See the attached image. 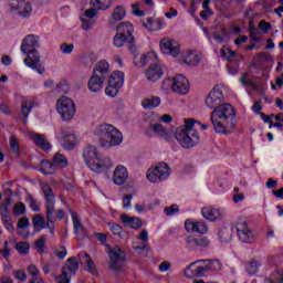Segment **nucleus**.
Returning a JSON list of instances; mask_svg holds the SVG:
<instances>
[{
	"label": "nucleus",
	"mask_w": 283,
	"mask_h": 283,
	"mask_svg": "<svg viewBox=\"0 0 283 283\" xmlns=\"http://www.w3.org/2000/svg\"><path fill=\"white\" fill-rule=\"evenodd\" d=\"M235 108L231 104H223L214 108L210 120L217 134H233L235 132Z\"/></svg>",
	"instance_id": "1"
},
{
	"label": "nucleus",
	"mask_w": 283,
	"mask_h": 283,
	"mask_svg": "<svg viewBox=\"0 0 283 283\" xmlns=\"http://www.w3.org/2000/svg\"><path fill=\"white\" fill-rule=\"evenodd\" d=\"M184 123V126L176 129L175 138L184 149H190V147H196L200 143V134L193 129L196 123L200 125V122H196L193 118H185Z\"/></svg>",
	"instance_id": "2"
},
{
	"label": "nucleus",
	"mask_w": 283,
	"mask_h": 283,
	"mask_svg": "<svg viewBox=\"0 0 283 283\" xmlns=\"http://www.w3.org/2000/svg\"><path fill=\"white\" fill-rule=\"evenodd\" d=\"M83 158L91 171H95V174H104L114 167L112 159L98 157V151L94 146H87L84 149Z\"/></svg>",
	"instance_id": "3"
},
{
	"label": "nucleus",
	"mask_w": 283,
	"mask_h": 283,
	"mask_svg": "<svg viewBox=\"0 0 283 283\" xmlns=\"http://www.w3.org/2000/svg\"><path fill=\"white\" fill-rule=\"evenodd\" d=\"M101 147H118L123 143V134L112 125H102L96 132Z\"/></svg>",
	"instance_id": "4"
},
{
	"label": "nucleus",
	"mask_w": 283,
	"mask_h": 283,
	"mask_svg": "<svg viewBox=\"0 0 283 283\" xmlns=\"http://www.w3.org/2000/svg\"><path fill=\"white\" fill-rule=\"evenodd\" d=\"M109 74V64L106 61H99L94 70L91 78L88 80L90 92H101L103 90V83Z\"/></svg>",
	"instance_id": "5"
},
{
	"label": "nucleus",
	"mask_w": 283,
	"mask_h": 283,
	"mask_svg": "<svg viewBox=\"0 0 283 283\" xmlns=\"http://www.w3.org/2000/svg\"><path fill=\"white\" fill-rule=\"evenodd\" d=\"M167 87H171L176 94L185 95L189 93L191 85L185 75H177L172 80L168 77L163 82L161 88L167 90Z\"/></svg>",
	"instance_id": "6"
},
{
	"label": "nucleus",
	"mask_w": 283,
	"mask_h": 283,
	"mask_svg": "<svg viewBox=\"0 0 283 283\" xmlns=\"http://www.w3.org/2000/svg\"><path fill=\"white\" fill-rule=\"evenodd\" d=\"M106 249H108L109 269L115 271V273H120L123 271V264H125V252L118 245L114 248L106 245Z\"/></svg>",
	"instance_id": "7"
},
{
	"label": "nucleus",
	"mask_w": 283,
	"mask_h": 283,
	"mask_svg": "<svg viewBox=\"0 0 283 283\" xmlns=\"http://www.w3.org/2000/svg\"><path fill=\"white\" fill-rule=\"evenodd\" d=\"M56 111L59 112L60 116H62V119L71 120L76 114V105L72 98L62 96L56 102Z\"/></svg>",
	"instance_id": "8"
},
{
	"label": "nucleus",
	"mask_w": 283,
	"mask_h": 283,
	"mask_svg": "<svg viewBox=\"0 0 283 283\" xmlns=\"http://www.w3.org/2000/svg\"><path fill=\"white\" fill-rule=\"evenodd\" d=\"M42 191L46 200V222L54 224V222L56 221V217L54 216V205H56L54 191L48 184L42 185Z\"/></svg>",
	"instance_id": "9"
},
{
	"label": "nucleus",
	"mask_w": 283,
	"mask_h": 283,
	"mask_svg": "<svg viewBox=\"0 0 283 283\" xmlns=\"http://www.w3.org/2000/svg\"><path fill=\"white\" fill-rule=\"evenodd\" d=\"M169 174H171L169 171V165H167L166 163H161L155 166V168L148 169L146 177L149 182L158 184L163 182V180H167L169 178Z\"/></svg>",
	"instance_id": "10"
},
{
	"label": "nucleus",
	"mask_w": 283,
	"mask_h": 283,
	"mask_svg": "<svg viewBox=\"0 0 283 283\" xmlns=\"http://www.w3.org/2000/svg\"><path fill=\"white\" fill-rule=\"evenodd\" d=\"M117 34H122V36H126L129 40V52H132V54H136L138 52L136 38L134 36V24L130 22H120L117 25Z\"/></svg>",
	"instance_id": "11"
},
{
	"label": "nucleus",
	"mask_w": 283,
	"mask_h": 283,
	"mask_svg": "<svg viewBox=\"0 0 283 283\" xmlns=\"http://www.w3.org/2000/svg\"><path fill=\"white\" fill-rule=\"evenodd\" d=\"M222 103H224V94L220 87L216 86L206 97V107L216 109L217 107H221Z\"/></svg>",
	"instance_id": "12"
},
{
	"label": "nucleus",
	"mask_w": 283,
	"mask_h": 283,
	"mask_svg": "<svg viewBox=\"0 0 283 283\" xmlns=\"http://www.w3.org/2000/svg\"><path fill=\"white\" fill-rule=\"evenodd\" d=\"M160 50L163 54H170L171 56H178L180 54V44L174 40L163 39L160 41Z\"/></svg>",
	"instance_id": "13"
},
{
	"label": "nucleus",
	"mask_w": 283,
	"mask_h": 283,
	"mask_svg": "<svg viewBox=\"0 0 283 283\" xmlns=\"http://www.w3.org/2000/svg\"><path fill=\"white\" fill-rule=\"evenodd\" d=\"M158 61V55L156 52H148L147 54L138 55L135 54L134 56V64L137 67H145L147 63H157Z\"/></svg>",
	"instance_id": "14"
},
{
	"label": "nucleus",
	"mask_w": 283,
	"mask_h": 283,
	"mask_svg": "<svg viewBox=\"0 0 283 283\" xmlns=\"http://www.w3.org/2000/svg\"><path fill=\"white\" fill-rule=\"evenodd\" d=\"M39 36L34 35V34H29L27 35L23 40H22V44H21V52H23V54H28V52H30L31 50H36V48H39Z\"/></svg>",
	"instance_id": "15"
},
{
	"label": "nucleus",
	"mask_w": 283,
	"mask_h": 283,
	"mask_svg": "<svg viewBox=\"0 0 283 283\" xmlns=\"http://www.w3.org/2000/svg\"><path fill=\"white\" fill-rule=\"evenodd\" d=\"M72 220H73V229L76 237V240L78 242H83L85 238H87V234L85 233V227L81 223V220H78V216L74 212H71Z\"/></svg>",
	"instance_id": "16"
},
{
	"label": "nucleus",
	"mask_w": 283,
	"mask_h": 283,
	"mask_svg": "<svg viewBox=\"0 0 283 283\" xmlns=\"http://www.w3.org/2000/svg\"><path fill=\"white\" fill-rule=\"evenodd\" d=\"M186 231H193L195 233H201V235H206L209 233V226L202 221L192 222L187 220L185 222Z\"/></svg>",
	"instance_id": "17"
},
{
	"label": "nucleus",
	"mask_w": 283,
	"mask_h": 283,
	"mask_svg": "<svg viewBox=\"0 0 283 283\" xmlns=\"http://www.w3.org/2000/svg\"><path fill=\"white\" fill-rule=\"evenodd\" d=\"M187 247L188 249H205L206 247H209V239L207 237H200L196 238L193 235L186 238Z\"/></svg>",
	"instance_id": "18"
},
{
	"label": "nucleus",
	"mask_w": 283,
	"mask_h": 283,
	"mask_svg": "<svg viewBox=\"0 0 283 283\" xmlns=\"http://www.w3.org/2000/svg\"><path fill=\"white\" fill-rule=\"evenodd\" d=\"M41 63V55L36 49H32L31 51L27 52V57L24 59V64L27 67L31 70H36V65Z\"/></svg>",
	"instance_id": "19"
},
{
	"label": "nucleus",
	"mask_w": 283,
	"mask_h": 283,
	"mask_svg": "<svg viewBox=\"0 0 283 283\" xmlns=\"http://www.w3.org/2000/svg\"><path fill=\"white\" fill-rule=\"evenodd\" d=\"M127 178H129V174L127 172V168L125 166L119 165L115 168V171L113 174V181L115 185H125L127 181Z\"/></svg>",
	"instance_id": "20"
},
{
	"label": "nucleus",
	"mask_w": 283,
	"mask_h": 283,
	"mask_svg": "<svg viewBox=\"0 0 283 283\" xmlns=\"http://www.w3.org/2000/svg\"><path fill=\"white\" fill-rule=\"evenodd\" d=\"M163 74V69L158 66L156 62H153V64H150L148 70L146 71V78H148V81H151L153 83H156V81H160Z\"/></svg>",
	"instance_id": "21"
},
{
	"label": "nucleus",
	"mask_w": 283,
	"mask_h": 283,
	"mask_svg": "<svg viewBox=\"0 0 283 283\" xmlns=\"http://www.w3.org/2000/svg\"><path fill=\"white\" fill-rule=\"evenodd\" d=\"M11 10L17 12L19 17H22L23 19H28L30 14H32V4H30L29 1L24 0L22 4H18V7L15 6Z\"/></svg>",
	"instance_id": "22"
},
{
	"label": "nucleus",
	"mask_w": 283,
	"mask_h": 283,
	"mask_svg": "<svg viewBox=\"0 0 283 283\" xmlns=\"http://www.w3.org/2000/svg\"><path fill=\"white\" fill-rule=\"evenodd\" d=\"M120 221L129 229H140L143 227V221L137 217H129L127 214L120 216Z\"/></svg>",
	"instance_id": "23"
},
{
	"label": "nucleus",
	"mask_w": 283,
	"mask_h": 283,
	"mask_svg": "<svg viewBox=\"0 0 283 283\" xmlns=\"http://www.w3.org/2000/svg\"><path fill=\"white\" fill-rule=\"evenodd\" d=\"M60 142L63 149L71 151V149H74V147H76V135L74 134L64 135L60 137Z\"/></svg>",
	"instance_id": "24"
},
{
	"label": "nucleus",
	"mask_w": 283,
	"mask_h": 283,
	"mask_svg": "<svg viewBox=\"0 0 283 283\" xmlns=\"http://www.w3.org/2000/svg\"><path fill=\"white\" fill-rule=\"evenodd\" d=\"M201 214L206 220H210V222H216V220L220 219V210L212 207H205L201 210Z\"/></svg>",
	"instance_id": "25"
},
{
	"label": "nucleus",
	"mask_w": 283,
	"mask_h": 283,
	"mask_svg": "<svg viewBox=\"0 0 283 283\" xmlns=\"http://www.w3.org/2000/svg\"><path fill=\"white\" fill-rule=\"evenodd\" d=\"M78 258L82 264H86L85 269L88 271V273H94V271H96V264H94L92 256H90L87 252H81Z\"/></svg>",
	"instance_id": "26"
},
{
	"label": "nucleus",
	"mask_w": 283,
	"mask_h": 283,
	"mask_svg": "<svg viewBox=\"0 0 283 283\" xmlns=\"http://www.w3.org/2000/svg\"><path fill=\"white\" fill-rule=\"evenodd\" d=\"M33 142L35 143L36 146L40 147V149H43L44 151H49V149H52V145L48 142V137L45 135L41 134H33Z\"/></svg>",
	"instance_id": "27"
},
{
	"label": "nucleus",
	"mask_w": 283,
	"mask_h": 283,
	"mask_svg": "<svg viewBox=\"0 0 283 283\" xmlns=\"http://www.w3.org/2000/svg\"><path fill=\"white\" fill-rule=\"evenodd\" d=\"M112 85H116L117 87H123L125 83V74L120 71H115L108 78Z\"/></svg>",
	"instance_id": "28"
},
{
	"label": "nucleus",
	"mask_w": 283,
	"mask_h": 283,
	"mask_svg": "<svg viewBox=\"0 0 283 283\" xmlns=\"http://www.w3.org/2000/svg\"><path fill=\"white\" fill-rule=\"evenodd\" d=\"M150 129H153V132H155L157 136H160L161 138H164V140H169L171 138V133L167 132L164 125L154 124V125H150Z\"/></svg>",
	"instance_id": "29"
},
{
	"label": "nucleus",
	"mask_w": 283,
	"mask_h": 283,
	"mask_svg": "<svg viewBox=\"0 0 283 283\" xmlns=\"http://www.w3.org/2000/svg\"><path fill=\"white\" fill-rule=\"evenodd\" d=\"M63 269H66L71 275H74L78 271V259L76 256L69 258Z\"/></svg>",
	"instance_id": "30"
},
{
	"label": "nucleus",
	"mask_w": 283,
	"mask_h": 283,
	"mask_svg": "<svg viewBox=\"0 0 283 283\" xmlns=\"http://www.w3.org/2000/svg\"><path fill=\"white\" fill-rule=\"evenodd\" d=\"M40 171H42L45 176H52L54 171H56V166L54 161L45 160L43 159L41 161V168Z\"/></svg>",
	"instance_id": "31"
},
{
	"label": "nucleus",
	"mask_w": 283,
	"mask_h": 283,
	"mask_svg": "<svg viewBox=\"0 0 283 283\" xmlns=\"http://www.w3.org/2000/svg\"><path fill=\"white\" fill-rule=\"evenodd\" d=\"M125 44L127 45V48L129 50V45H132L129 43V38H127V35L116 33L115 36L113 38V45H115V48H124Z\"/></svg>",
	"instance_id": "32"
},
{
	"label": "nucleus",
	"mask_w": 283,
	"mask_h": 283,
	"mask_svg": "<svg viewBox=\"0 0 283 283\" xmlns=\"http://www.w3.org/2000/svg\"><path fill=\"white\" fill-rule=\"evenodd\" d=\"M182 63L189 67H196V65L200 63V56L198 54H193L192 52H188L184 57Z\"/></svg>",
	"instance_id": "33"
},
{
	"label": "nucleus",
	"mask_w": 283,
	"mask_h": 283,
	"mask_svg": "<svg viewBox=\"0 0 283 283\" xmlns=\"http://www.w3.org/2000/svg\"><path fill=\"white\" fill-rule=\"evenodd\" d=\"M160 105V97H150L146 98L142 102V107L144 109H154V107H158Z\"/></svg>",
	"instance_id": "34"
},
{
	"label": "nucleus",
	"mask_w": 283,
	"mask_h": 283,
	"mask_svg": "<svg viewBox=\"0 0 283 283\" xmlns=\"http://www.w3.org/2000/svg\"><path fill=\"white\" fill-rule=\"evenodd\" d=\"M114 0H91V6L97 10H107L112 7Z\"/></svg>",
	"instance_id": "35"
},
{
	"label": "nucleus",
	"mask_w": 283,
	"mask_h": 283,
	"mask_svg": "<svg viewBox=\"0 0 283 283\" xmlns=\"http://www.w3.org/2000/svg\"><path fill=\"white\" fill-rule=\"evenodd\" d=\"M232 238H233V229L222 228L219 231V239L221 242H231Z\"/></svg>",
	"instance_id": "36"
},
{
	"label": "nucleus",
	"mask_w": 283,
	"mask_h": 283,
	"mask_svg": "<svg viewBox=\"0 0 283 283\" xmlns=\"http://www.w3.org/2000/svg\"><path fill=\"white\" fill-rule=\"evenodd\" d=\"M238 237L241 242H244L245 244H253V242H255V237H253V232H251V230H245L238 234Z\"/></svg>",
	"instance_id": "37"
},
{
	"label": "nucleus",
	"mask_w": 283,
	"mask_h": 283,
	"mask_svg": "<svg viewBox=\"0 0 283 283\" xmlns=\"http://www.w3.org/2000/svg\"><path fill=\"white\" fill-rule=\"evenodd\" d=\"M32 107H34V102H23L21 106L22 116H24L23 123H28V116H30V112H32Z\"/></svg>",
	"instance_id": "38"
},
{
	"label": "nucleus",
	"mask_w": 283,
	"mask_h": 283,
	"mask_svg": "<svg viewBox=\"0 0 283 283\" xmlns=\"http://www.w3.org/2000/svg\"><path fill=\"white\" fill-rule=\"evenodd\" d=\"M220 54L222 59H227L229 63H233L235 56H238V53H235V51L231 50L230 48L221 49Z\"/></svg>",
	"instance_id": "39"
},
{
	"label": "nucleus",
	"mask_w": 283,
	"mask_h": 283,
	"mask_svg": "<svg viewBox=\"0 0 283 283\" xmlns=\"http://www.w3.org/2000/svg\"><path fill=\"white\" fill-rule=\"evenodd\" d=\"M53 164L55 167H67V158L63 154L56 153L53 156Z\"/></svg>",
	"instance_id": "40"
},
{
	"label": "nucleus",
	"mask_w": 283,
	"mask_h": 283,
	"mask_svg": "<svg viewBox=\"0 0 283 283\" xmlns=\"http://www.w3.org/2000/svg\"><path fill=\"white\" fill-rule=\"evenodd\" d=\"M119 91H120V86H116L108 81V84L105 88V94L107 96H111V98H114V96H118Z\"/></svg>",
	"instance_id": "41"
},
{
	"label": "nucleus",
	"mask_w": 283,
	"mask_h": 283,
	"mask_svg": "<svg viewBox=\"0 0 283 283\" xmlns=\"http://www.w3.org/2000/svg\"><path fill=\"white\" fill-rule=\"evenodd\" d=\"M125 14H126L125 8L116 7L113 10V20L114 21H123L125 19Z\"/></svg>",
	"instance_id": "42"
},
{
	"label": "nucleus",
	"mask_w": 283,
	"mask_h": 283,
	"mask_svg": "<svg viewBox=\"0 0 283 283\" xmlns=\"http://www.w3.org/2000/svg\"><path fill=\"white\" fill-rule=\"evenodd\" d=\"M32 224L34 229H45V219L41 214H35L32 219Z\"/></svg>",
	"instance_id": "43"
},
{
	"label": "nucleus",
	"mask_w": 283,
	"mask_h": 283,
	"mask_svg": "<svg viewBox=\"0 0 283 283\" xmlns=\"http://www.w3.org/2000/svg\"><path fill=\"white\" fill-rule=\"evenodd\" d=\"M70 90V84L67 83V81L62 80L60 83L56 84L55 86V92L57 94H67Z\"/></svg>",
	"instance_id": "44"
},
{
	"label": "nucleus",
	"mask_w": 283,
	"mask_h": 283,
	"mask_svg": "<svg viewBox=\"0 0 283 283\" xmlns=\"http://www.w3.org/2000/svg\"><path fill=\"white\" fill-rule=\"evenodd\" d=\"M208 271H220L222 269V263L220 262V260L214 259V260H210L208 261Z\"/></svg>",
	"instance_id": "45"
},
{
	"label": "nucleus",
	"mask_w": 283,
	"mask_h": 283,
	"mask_svg": "<svg viewBox=\"0 0 283 283\" xmlns=\"http://www.w3.org/2000/svg\"><path fill=\"white\" fill-rule=\"evenodd\" d=\"M15 250L18 251V253L27 255V253L30 252V244L28 242H18L15 244Z\"/></svg>",
	"instance_id": "46"
},
{
	"label": "nucleus",
	"mask_w": 283,
	"mask_h": 283,
	"mask_svg": "<svg viewBox=\"0 0 283 283\" xmlns=\"http://www.w3.org/2000/svg\"><path fill=\"white\" fill-rule=\"evenodd\" d=\"M258 266H260V263L258 261H251L247 265V273H249V275H255V273H258Z\"/></svg>",
	"instance_id": "47"
},
{
	"label": "nucleus",
	"mask_w": 283,
	"mask_h": 283,
	"mask_svg": "<svg viewBox=\"0 0 283 283\" xmlns=\"http://www.w3.org/2000/svg\"><path fill=\"white\" fill-rule=\"evenodd\" d=\"M249 76V72H244L242 76L240 77V83L243 86L249 85L252 90H255V83L251 80L247 81V77Z\"/></svg>",
	"instance_id": "48"
},
{
	"label": "nucleus",
	"mask_w": 283,
	"mask_h": 283,
	"mask_svg": "<svg viewBox=\"0 0 283 283\" xmlns=\"http://www.w3.org/2000/svg\"><path fill=\"white\" fill-rule=\"evenodd\" d=\"M57 283H70V276L67 275L66 268H62V273L55 276Z\"/></svg>",
	"instance_id": "49"
},
{
	"label": "nucleus",
	"mask_w": 283,
	"mask_h": 283,
	"mask_svg": "<svg viewBox=\"0 0 283 283\" xmlns=\"http://www.w3.org/2000/svg\"><path fill=\"white\" fill-rule=\"evenodd\" d=\"M23 213H25V203L17 202L13 206V214L14 216H23Z\"/></svg>",
	"instance_id": "50"
},
{
	"label": "nucleus",
	"mask_w": 283,
	"mask_h": 283,
	"mask_svg": "<svg viewBox=\"0 0 283 283\" xmlns=\"http://www.w3.org/2000/svg\"><path fill=\"white\" fill-rule=\"evenodd\" d=\"M9 145L13 154H20L21 147L19 146V140L17 139V137L12 136L10 138Z\"/></svg>",
	"instance_id": "51"
},
{
	"label": "nucleus",
	"mask_w": 283,
	"mask_h": 283,
	"mask_svg": "<svg viewBox=\"0 0 283 283\" xmlns=\"http://www.w3.org/2000/svg\"><path fill=\"white\" fill-rule=\"evenodd\" d=\"M207 271H209L208 265H206V266H198V268L192 272V274H189V275H191V276H188V277H193V275H196V277H202V275H205V273H207Z\"/></svg>",
	"instance_id": "52"
},
{
	"label": "nucleus",
	"mask_w": 283,
	"mask_h": 283,
	"mask_svg": "<svg viewBox=\"0 0 283 283\" xmlns=\"http://www.w3.org/2000/svg\"><path fill=\"white\" fill-rule=\"evenodd\" d=\"M109 229L114 235H123V228L118 223H109Z\"/></svg>",
	"instance_id": "53"
},
{
	"label": "nucleus",
	"mask_w": 283,
	"mask_h": 283,
	"mask_svg": "<svg viewBox=\"0 0 283 283\" xmlns=\"http://www.w3.org/2000/svg\"><path fill=\"white\" fill-rule=\"evenodd\" d=\"M28 201L32 211H34L35 213H39V211H41L39 203H36V199H34L32 196H29Z\"/></svg>",
	"instance_id": "54"
},
{
	"label": "nucleus",
	"mask_w": 283,
	"mask_h": 283,
	"mask_svg": "<svg viewBox=\"0 0 283 283\" xmlns=\"http://www.w3.org/2000/svg\"><path fill=\"white\" fill-rule=\"evenodd\" d=\"M178 211H180L178 205H171L170 207L164 209L166 216H174V213H178Z\"/></svg>",
	"instance_id": "55"
},
{
	"label": "nucleus",
	"mask_w": 283,
	"mask_h": 283,
	"mask_svg": "<svg viewBox=\"0 0 283 283\" xmlns=\"http://www.w3.org/2000/svg\"><path fill=\"white\" fill-rule=\"evenodd\" d=\"M60 50L63 54H72L74 51V44L63 43L61 44Z\"/></svg>",
	"instance_id": "56"
},
{
	"label": "nucleus",
	"mask_w": 283,
	"mask_h": 283,
	"mask_svg": "<svg viewBox=\"0 0 283 283\" xmlns=\"http://www.w3.org/2000/svg\"><path fill=\"white\" fill-rule=\"evenodd\" d=\"M0 216L2 218V222L10 220V209L7 207L3 208L2 206H0Z\"/></svg>",
	"instance_id": "57"
},
{
	"label": "nucleus",
	"mask_w": 283,
	"mask_h": 283,
	"mask_svg": "<svg viewBox=\"0 0 283 283\" xmlns=\"http://www.w3.org/2000/svg\"><path fill=\"white\" fill-rule=\"evenodd\" d=\"M30 227V219L28 217H22L18 220V229H27Z\"/></svg>",
	"instance_id": "58"
},
{
	"label": "nucleus",
	"mask_w": 283,
	"mask_h": 283,
	"mask_svg": "<svg viewBox=\"0 0 283 283\" xmlns=\"http://www.w3.org/2000/svg\"><path fill=\"white\" fill-rule=\"evenodd\" d=\"M35 249L40 253L43 252V249H45V238L44 237H41L40 239H38L35 241Z\"/></svg>",
	"instance_id": "59"
},
{
	"label": "nucleus",
	"mask_w": 283,
	"mask_h": 283,
	"mask_svg": "<svg viewBox=\"0 0 283 283\" xmlns=\"http://www.w3.org/2000/svg\"><path fill=\"white\" fill-rule=\"evenodd\" d=\"M55 255L59 258V260H64L65 255H67V249H65L64 245L60 247L57 250H55Z\"/></svg>",
	"instance_id": "60"
},
{
	"label": "nucleus",
	"mask_w": 283,
	"mask_h": 283,
	"mask_svg": "<svg viewBox=\"0 0 283 283\" xmlns=\"http://www.w3.org/2000/svg\"><path fill=\"white\" fill-rule=\"evenodd\" d=\"M248 230H249V223H247V221H243L237 224L238 235H240L241 233H244V231H248Z\"/></svg>",
	"instance_id": "61"
},
{
	"label": "nucleus",
	"mask_w": 283,
	"mask_h": 283,
	"mask_svg": "<svg viewBox=\"0 0 283 283\" xmlns=\"http://www.w3.org/2000/svg\"><path fill=\"white\" fill-rule=\"evenodd\" d=\"M259 28H260V30H262V32H269V30H271L272 25H271V23H269L264 20H261L259 22Z\"/></svg>",
	"instance_id": "62"
},
{
	"label": "nucleus",
	"mask_w": 283,
	"mask_h": 283,
	"mask_svg": "<svg viewBox=\"0 0 283 283\" xmlns=\"http://www.w3.org/2000/svg\"><path fill=\"white\" fill-rule=\"evenodd\" d=\"M15 277L19 280V282H25V280H28V274H25L24 270H18L15 272Z\"/></svg>",
	"instance_id": "63"
},
{
	"label": "nucleus",
	"mask_w": 283,
	"mask_h": 283,
	"mask_svg": "<svg viewBox=\"0 0 283 283\" xmlns=\"http://www.w3.org/2000/svg\"><path fill=\"white\" fill-rule=\"evenodd\" d=\"M96 10H98L96 7L86 10L84 12V17H86L87 19H94L96 17V14H97Z\"/></svg>",
	"instance_id": "64"
}]
</instances>
